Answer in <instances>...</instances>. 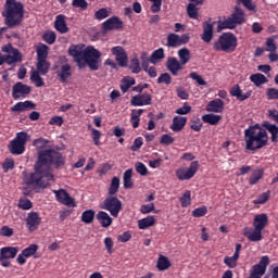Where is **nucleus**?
<instances>
[{
	"mask_svg": "<svg viewBox=\"0 0 278 278\" xmlns=\"http://www.w3.org/2000/svg\"><path fill=\"white\" fill-rule=\"evenodd\" d=\"M36 109V104L30 101L26 100L24 102H17L14 106L11 108V112H25L26 110H34Z\"/></svg>",
	"mask_w": 278,
	"mask_h": 278,
	"instance_id": "29",
	"label": "nucleus"
},
{
	"mask_svg": "<svg viewBox=\"0 0 278 278\" xmlns=\"http://www.w3.org/2000/svg\"><path fill=\"white\" fill-rule=\"evenodd\" d=\"M2 16L8 29H14L22 26L25 17L24 3L17 2L16 0H7Z\"/></svg>",
	"mask_w": 278,
	"mask_h": 278,
	"instance_id": "3",
	"label": "nucleus"
},
{
	"mask_svg": "<svg viewBox=\"0 0 278 278\" xmlns=\"http://www.w3.org/2000/svg\"><path fill=\"white\" fill-rule=\"evenodd\" d=\"M165 58L164 49L160 48L157 50H154L150 56V63L156 64L157 62L162 61Z\"/></svg>",
	"mask_w": 278,
	"mask_h": 278,
	"instance_id": "42",
	"label": "nucleus"
},
{
	"mask_svg": "<svg viewBox=\"0 0 278 278\" xmlns=\"http://www.w3.org/2000/svg\"><path fill=\"white\" fill-rule=\"evenodd\" d=\"M207 213H208L207 206L203 205L201 207L194 208L192 211V216L198 218V217H202V216L207 215Z\"/></svg>",
	"mask_w": 278,
	"mask_h": 278,
	"instance_id": "54",
	"label": "nucleus"
},
{
	"mask_svg": "<svg viewBox=\"0 0 278 278\" xmlns=\"http://www.w3.org/2000/svg\"><path fill=\"white\" fill-rule=\"evenodd\" d=\"M68 54L73 58L78 70H84L86 66L90 71H99L102 63V52L89 46L85 48L84 45H72L68 49Z\"/></svg>",
	"mask_w": 278,
	"mask_h": 278,
	"instance_id": "2",
	"label": "nucleus"
},
{
	"mask_svg": "<svg viewBox=\"0 0 278 278\" xmlns=\"http://www.w3.org/2000/svg\"><path fill=\"white\" fill-rule=\"evenodd\" d=\"M181 207H188L191 204V192L185 191L181 198H179Z\"/></svg>",
	"mask_w": 278,
	"mask_h": 278,
	"instance_id": "49",
	"label": "nucleus"
},
{
	"mask_svg": "<svg viewBox=\"0 0 278 278\" xmlns=\"http://www.w3.org/2000/svg\"><path fill=\"white\" fill-rule=\"evenodd\" d=\"M243 236L251 242H258L263 240V230L245 227L243 229Z\"/></svg>",
	"mask_w": 278,
	"mask_h": 278,
	"instance_id": "19",
	"label": "nucleus"
},
{
	"mask_svg": "<svg viewBox=\"0 0 278 278\" xmlns=\"http://www.w3.org/2000/svg\"><path fill=\"white\" fill-rule=\"evenodd\" d=\"M202 127H203V124L201 123V119L199 117L191 119L190 129L192 131L199 132V131H201Z\"/></svg>",
	"mask_w": 278,
	"mask_h": 278,
	"instance_id": "56",
	"label": "nucleus"
},
{
	"mask_svg": "<svg viewBox=\"0 0 278 278\" xmlns=\"http://www.w3.org/2000/svg\"><path fill=\"white\" fill-rule=\"evenodd\" d=\"M155 224H156L155 217L149 215L148 217L138 220V228L141 230H146L155 226Z\"/></svg>",
	"mask_w": 278,
	"mask_h": 278,
	"instance_id": "31",
	"label": "nucleus"
},
{
	"mask_svg": "<svg viewBox=\"0 0 278 278\" xmlns=\"http://www.w3.org/2000/svg\"><path fill=\"white\" fill-rule=\"evenodd\" d=\"M230 96L235 97L237 101L243 102L251 98L253 94L252 90L242 93L241 87L239 85H233L229 90Z\"/></svg>",
	"mask_w": 278,
	"mask_h": 278,
	"instance_id": "18",
	"label": "nucleus"
},
{
	"mask_svg": "<svg viewBox=\"0 0 278 278\" xmlns=\"http://www.w3.org/2000/svg\"><path fill=\"white\" fill-rule=\"evenodd\" d=\"M37 53V61L46 60L47 56H49V47L45 43L39 45V47L36 50Z\"/></svg>",
	"mask_w": 278,
	"mask_h": 278,
	"instance_id": "40",
	"label": "nucleus"
},
{
	"mask_svg": "<svg viewBox=\"0 0 278 278\" xmlns=\"http://www.w3.org/2000/svg\"><path fill=\"white\" fill-rule=\"evenodd\" d=\"M100 208L108 211L114 218L123 211V202L116 195H108L100 204Z\"/></svg>",
	"mask_w": 278,
	"mask_h": 278,
	"instance_id": "8",
	"label": "nucleus"
},
{
	"mask_svg": "<svg viewBox=\"0 0 278 278\" xmlns=\"http://www.w3.org/2000/svg\"><path fill=\"white\" fill-rule=\"evenodd\" d=\"M216 22L211 23L210 21L204 22L202 27H203V33L201 35V39L203 40L204 43H211L213 38H214V25Z\"/></svg>",
	"mask_w": 278,
	"mask_h": 278,
	"instance_id": "15",
	"label": "nucleus"
},
{
	"mask_svg": "<svg viewBox=\"0 0 278 278\" xmlns=\"http://www.w3.org/2000/svg\"><path fill=\"white\" fill-rule=\"evenodd\" d=\"M55 168H62L65 165V159L63 154L53 149H46L38 151V159L35 164V172L26 176L24 180L27 186H34L38 188H47L50 186V181L54 180L51 166Z\"/></svg>",
	"mask_w": 278,
	"mask_h": 278,
	"instance_id": "1",
	"label": "nucleus"
},
{
	"mask_svg": "<svg viewBox=\"0 0 278 278\" xmlns=\"http://www.w3.org/2000/svg\"><path fill=\"white\" fill-rule=\"evenodd\" d=\"M7 60H9V65L21 63L23 61V55L20 50L14 49L9 54H7Z\"/></svg>",
	"mask_w": 278,
	"mask_h": 278,
	"instance_id": "33",
	"label": "nucleus"
},
{
	"mask_svg": "<svg viewBox=\"0 0 278 278\" xmlns=\"http://www.w3.org/2000/svg\"><path fill=\"white\" fill-rule=\"evenodd\" d=\"M189 76L192 80L197 81L198 85L207 86V81H205L200 74L192 72V73H190Z\"/></svg>",
	"mask_w": 278,
	"mask_h": 278,
	"instance_id": "57",
	"label": "nucleus"
},
{
	"mask_svg": "<svg viewBox=\"0 0 278 278\" xmlns=\"http://www.w3.org/2000/svg\"><path fill=\"white\" fill-rule=\"evenodd\" d=\"M222 119H223L222 115H216L213 113L204 114L202 116V121L211 126H216L217 124L220 123Z\"/></svg>",
	"mask_w": 278,
	"mask_h": 278,
	"instance_id": "32",
	"label": "nucleus"
},
{
	"mask_svg": "<svg viewBox=\"0 0 278 278\" xmlns=\"http://www.w3.org/2000/svg\"><path fill=\"white\" fill-rule=\"evenodd\" d=\"M97 219L103 229H108L111 227L112 223H114V219H112L105 211H99L97 214Z\"/></svg>",
	"mask_w": 278,
	"mask_h": 278,
	"instance_id": "27",
	"label": "nucleus"
},
{
	"mask_svg": "<svg viewBox=\"0 0 278 278\" xmlns=\"http://www.w3.org/2000/svg\"><path fill=\"white\" fill-rule=\"evenodd\" d=\"M119 187H121V179L117 176H114L109 187V195H115L118 192Z\"/></svg>",
	"mask_w": 278,
	"mask_h": 278,
	"instance_id": "41",
	"label": "nucleus"
},
{
	"mask_svg": "<svg viewBox=\"0 0 278 278\" xmlns=\"http://www.w3.org/2000/svg\"><path fill=\"white\" fill-rule=\"evenodd\" d=\"M268 134L260 124L249 126L244 130L245 150L256 152L268 144Z\"/></svg>",
	"mask_w": 278,
	"mask_h": 278,
	"instance_id": "4",
	"label": "nucleus"
},
{
	"mask_svg": "<svg viewBox=\"0 0 278 278\" xmlns=\"http://www.w3.org/2000/svg\"><path fill=\"white\" fill-rule=\"evenodd\" d=\"M187 13H188L189 18L198 21V18H199V9L197 8L195 3L190 2L187 5Z\"/></svg>",
	"mask_w": 278,
	"mask_h": 278,
	"instance_id": "43",
	"label": "nucleus"
},
{
	"mask_svg": "<svg viewBox=\"0 0 278 278\" xmlns=\"http://www.w3.org/2000/svg\"><path fill=\"white\" fill-rule=\"evenodd\" d=\"M153 101V97L149 93H142V94H137L132 97L130 100V105L134 106H143V105H151Z\"/></svg>",
	"mask_w": 278,
	"mask_h": 278,
	"instance_id": "17",
	"label": "nucleus"
},
{
	"mask_svg": "<svg viewBox=\"0 0 278 278\" xmlns=\"http://www.w3.org/2000/svg\"><path fill=\"white\" fill-rule=\"evenodd\" d=\"M269 195H270L269 191L263 192L262 194H260L257 197V199L254 200V204H264V203H266L269 199Z\"/></svg>",
	"mask_w": 278,
	"mask_h": 278,
	"instance_id": "63",
	"label": "nucleus"
},
{
	"mask_svg": "<svg viewBox=\"0 0 278 278\" xmlns=\"http://www.w3.org/2000/svg\"><path fill=\"white\" fill-rule=\"evenodd\" d=\"M267 99H268L269 101H271V100H278V89H277V88H274V87L268 88V89H267Z\"/></svg>",
	"mask_w": 278,
	"mask_h": 278,
	"instance_id": "64",
	"label": "nucleus"
},
{
	"mask_svg": "<svg viewBox=\"0 0 278 278\" xmlns=\"http://www.w3.org/2000/svg\"><path fill=\"white\" fill-rule=\"evenodd\" d=\"M240 258V256L233 255L231 257L226 256L224 258V264H226L229 268H236L238 265V260Z\"/></svg>",
	"mask_w": 278,
	"mask_h": 278,
	"instance_id": "52",
	"label": "nucleus"
},
{
	"mask_svg": "<svg viewBox=\"0 0 278 278\" xmlns=\"http://www.w3.org/2000/svg\"><path fill=\"white\" fill-rule=\"evenodd\" d=\"M41 224V217L38 212L31 211L26 218V227L30 232L36 231Z\"/></svg>",
	"mask_w": 278,
	"mask_h": 278,
	"instance_id": "13",
	"label": "nucleus"
},
{
	"mask_svg": "<svg viewBox=\"0 0 278 278\" xmlns=\"http://www.w3.org/2000/svg\"><path fill=\"white\" fill-rule=\"evenodd\" d=\"M167 47H170V48L179 47L178 35L168 34V36H167Z\"/></svg>",
	"mask_w": 278,
	"mask_h": 278,
	"instance_id": "51",
	"label": "nucleus"
},
{
	"mask_svg": "<svg viewBox=\"0 0 278 278\" xmlns=\"http://www.w3.org/2000/svg\"><path fill=\"white\" fill-rule=\"evenodd\" d=\"M54 28L59 34L70 33V27L66 24V16L64 14H58L55 16Z\"/></svg>",
	"mask_w": 278,
	"mask_h": 278,
	"instance_id": "21",
	"label": "nucleus"
},
{
	"mask_svg": "<svg viewBox=\"0 0 278 278\" xmlns=\"http://www.w3.org/2000/svg\"><path fill=\"white\" fill-rule=\"evenodd\" d=\"M135 84L136 79L134 77H124L121 85L122 92L127 93Z\"/></svg>",
	"mask_w": 278,
	"mask_h": 278,
	"instance_id": "39",
	"label": "nucleus"
},
{
	"mask_svg": "<svg viewBox=\"0 0 278 278\" xmlns=\"http://www.w3.org/2000/svg\"><path fill=\"white\" fill-rule=\"evenodd\" d=\"M199 161H192L190 163V166L188 169L185 168H179L176 170V177L179 180H189L194 178V176L197 175L198 170H199Z\"/></svg>",
	"mask_w": 278,
	"mask_h": 278,
	"instance_id": "9",
	"label": "nucleus"
},
{
	"mask_svg": "<svg viewBox=\"0 0 278 278\" xmlns=\"http://www.w3.org/2000/svg\"><path fill=\"white\" fill-rule=\"evenodd\" d=\"M103 243L108 250V253L113 254L114 253V240L111 237H106V238H104Z\"/></svg>",
	"mask_w": 278,
	"mask_h": 278,
	"instance_id": "59",
	"label": "nucleus"
},
{
	"mask_svg": "<svg viewBox=\"0 0 278 278\" xmlns=\"http://www.w3.org/2000/svg\"><path fill=\"white\" fill-rule=\"evenodd\" d=\"M269 263H270V260L267 255L262 256L258 264L254 265L252 270H250V273L263 277L266 273V269Z\"/></svg>",
	"mask_w": 278,
	"mask_h": 278,
	"instance_id": "20",
	"label": "nucleus"
},
{
	"mask_svg": "<svg viewBox=\"0 0 278 278\" xmlns=\"http://www.w3.org/2000/svg\"><path fill=\"white\" fill-rule=\"evenodd\" d=\"M38 250H39V245L37 244H30L26 249H23L21 254L16 258V263L20 265H25L27 263V258L36 255Z\"/></svg>",
	"mask_w": 278,
	"mask_h": 278,
	"instance_id": "12",
	"label": "nucleus"
},
{
	"mask_svg": "<svg viewBox=\"0 0 278 278\" xmlns=\"http://www.w3.org/2000/svg\"><path fill=\"white\" fill-rule=\"evenodd\" d=\"M250 81L254 83L256 87H261L263 84H266L267 77L264 74H252L250 75Z\"/></svg>",
	"mask_w": 278,
	"mask_h": 278,
	"instance_id": "38",
	"label": "nucleus"
},
{
	"mask_svg": "<svg viewBox=\"0 0 278 278\" xmlns=\"http://www.w3.org/2000/svg\"><path fill=\"white\" fill-rule=\"evenodd\" d=\"M265 51L267 52H275L277 50V46L275 42V39L273 37H268V39L265 41Z\"/></svg>",
	"mask_w": 278,
	"mask_h": 278,
	"instance_id": "58",
	"label": "nucleus"
},
{
	"mask_svg": "<svg viewBox=\"0 0 278 278\" xmlns=\"http://www.w3.org/2000/svg\"><path fill=\"white\" fill-rule=\"evenodd\" d=\"M159 142L163 146H170L175 142V138L172 135H162Z\"/></svg>",
	"mask_w": 278,
	"mask_h": 278,
	"instance_id": "62",
	"label": "nucleus"
},
{
	"mask_svg": "<svg viewBox=\"0 0 278 278\" xmlns=\"http://www.w3.org/2000/svg\"><path fill=\"white\" fill-rule=\"evenodd\" d=\"M55 198L59 203H62L65 206L76 207L75 198H71L70 193L64 189L54 190Z\"/></svg>",
	"mask_w": 278,
	"mask_h": 278,
	"instance_id": "10",
	"label": "nucleus"
},
{
	"mask_svg": "<svg viewBox=\"0 0 278 278\" xmlns=\"http://www.w3.org/2000/svg\"><path fill=\"white\" fill-rule=\"evenodd\" d=\"M109 16H110V12L105 8H102L94 13V17L97 21H103Z\"/></svg>",
	"mask_w": 278,
	"mask_h": 278,
	"instance_id": "53",
	"label": "nucleus"
},
{
	"mask_svg": "<svg viewBox=\"0 0 278 278\" xmlns=\"http://www.w3.org/2000/svg\"><path fill=\"white\" fill-rule=\"evenodd\" d=\"M172 80V76L168 73L161 74V76L157 77V84L170 85Z\"/></svg>",
	"mask_w": 278,
	"mask_h": 278,
	"instance_id": "61",
	"label": "nucleus"
},
{
	"mask_svg": "<svg viewBox=\"0 0 278 278\" xmlns=\"http://www.w3.org/2000/svg\"><path fill=\"white\" fill-rule=\"evenodd\" d=\"M29 135L25 131L18 132L16 137L10 141L9 151L13 155H23L26 150Z\"/></svg>",
	"mask_w": 278,
	"mask_h": 278,
	"instance_id": "7",
	"label": "nucleus"
},
{
	"mask_svg": "<svg viewBox=\"0 0 278 278\" xmlns=\"http://www.w3.org/2000/svg\"><path fill=\"white\" fill-rule=\"evenodd\" d=\"M263 128H265V130L270 132L271 142H278V126L276 124H270L269 122H265L263 123Z\"/></svg>",
	"mask_w": 278,
	"mask_h": 278,
	"instance_id": "30",
	"label": "nucleus"
},
{
	"mask_svg": "<svg viewBox=\"0 0 278 278\" xmlns=\"http://www.w3.org/2000/svg\"><path fill=\"white\" fill-rule=\"evenodd\" d=\"M188 118L184 116H175L174 119H172V124L169 125V129L179 132L182 131L187 125Z\"/></svg>",
	"mask_w": 278,
	"mask_h": 278,
	"instance_id": "22",
	"label": "nucleus"
},
{
	"mask_svg": "<svg viewBox=\"0 0 278 278\" xmlns=\"http://www.w3.org/2000/svg\"><path fill=\"white\" fill-rule=\"evenodd\" d=\"M170 266H172V263L168 257L159 255V258L156 262V268L159 271H164V270L168 269Z\"/></svg>",
	"mask_w": 278,
	"mask_h": 278,
	"instance_id": "34",
	"label": "nucleus"
},
{
	"mask_svg": "<svg viewBox=\"0 0 278 278\" xmlns=\"http://www.w3.org/2000/svg\"><path fill=\"white\" fill-rule=\"evenodd\" d=\"M31 93V87L28 85H24L22 81H18L13 87V92L11 93L15 101L20 100L21 98H26L28 94Z\"/></svg>",
	"mask_w": 278,
	"mask_h": 278,
	"instance_id": "11",
	"label": "nucleus"
},
{
	"mask_svg": "<svg viewBox=\"0 0 278 278\" xmlns=\"http://www.w3.org/2000/svg\"><path fill=\"white\" fill-rule=\"evenodd\" d=\"M51 67V64L49 62H47L46 60H37V64H36V68L38 72V74L40 75H47V73H49Z\"/></svg>",
	"mask_w": 278,
	"mask_h": 278,
	"instance_id": "35",
	"label": "nucleus"
},
{
	"mask_svg": "<svg viewBox=\"0 0 278 278\" xmlns=\"http://www.w3.org/2000/svg\"><path fill=\"white\" fill-rule=\"evenodd\" d=\"M178 58L181 65H186L191 60V53L188 48L178 50Z\"/></svg>",
	"mask_w": 278,
	"mask_h": 278,
	"instance_id": "36",
	"label": "nucleus"
},
{
	"mask_svg": "<svg viewBox=\"0 0 278 278\" xmlns=\"http://www.w3.org/2000/svg\"><path fill=\"white\" fill-rule=\"evenodd\" d=\"M102 29L104 31L123 29V22L118 16H112L108 21L102 23Z\"/></svg>",
	"mask_w": 278,
	"mask_h": 278,
	"instance_id": "16",
	"label": "nucleus"
},
{
	"mask_svg": "<svg viewBox=\"0 0 278 278\" xmlns=\"http://www.w3.org/2000/svg\"><path fill=\"white\" fill-rule=\"evenodd\" d=\"M59 81L62 84L66 83L72 77V67L68 63L61 65L60 70L56 72Z\"/></svg>",
	"mask_w": 278,
	"mask_h": 278,
	"instance_id": "23",
	"label": "nucleus"
},
{
	"mask_svg": "<svg viewBox=\"0 0 278 278\" xmlns=\"http://www.w3.org/2000/svg\"><path fill=\"white\" fill-rule=\"evenodd\" d=\"M225 103L220 99L211 100L206 105L207 112L222 113L224 111Z\"/></svg>",
	"mask_w": 278,
	"mask_h": 278,
	"instance_id": "28",
	"label": "nucleus"
},
{
	"mask_svg": "<svg viewBox=\"0 0 278 278\" xmlns=\"http://www.w3.org/2000/svg\"><path fill=\"white\" fill-rule=\"evenodd\" d=\"M20 251L18 247H3L0 250V257L1 260H13Z\"/></svg>",
	"mask_w": 278,
	"mask_h": 278,
	"instance_id": "24",
	"label": "nucleus"
},
{
	"mask_svg": "<svg viewBox=\"0 0 278 278\" xmlns=\"http://www.w3.org/2000/svg\"><path fill=\"white\" fill-rule=\"evenodd\" d=\"M182 66L184 64L175 56H170L167 59V71H169L172 75L176 76L178 74V71H182Z\"/></svg>",
	"mask_w": 278,
	"mask_h": 278,
	"instance_id": "26",
	"label": "nucleus"
},
{
	"mask_svg": "<svg viewBox=\"0 0 278 278\" xmlns=\"http://www.w3.org/2000/svg\"><path fill=\"white\" fill-rule=\"evenodd\" d=\"M238 47V37L233 33H223L213 43L215 51L233 53Z\"/></svg>",
	"mask_w": 278,
	"mask_h": 278,
	"instance_id": "5",
	"label": "nucleus"
},
{
	"mask_svg": "<svg viewBox=\"0 0 278 278\" xmlns=\"http://www.w3.org/2000/svg\"><path fill=\"white\" fill-rule=\"evenodd\" d=\"M30 80L35 84L37 88L43 87L45 81L42 77L40 76L39 72L34 71L30 75Z\"/></svg>",
	"mask_w": 278,
	"mask_h": 278,
	"instance_id": "47",
	"label": "nucleus"
},
{
	"mask_svg": "<svg viewBox=\"0 0 278 278\" xmlns=\"http://www.w3.org/2000/svg\"><path fill=\"white\" fill-rule=\"evenodd\" d=\"M42 40L47 45H54L56 40V34L53 30H46L42 35Z\"/></svg>",
	"mask_w": 278,
	"mask_h": 278,
	"instance_id": "46",
	"label": "nucleus"
},
{
	"mask_svg": "<svg viewBox=\"0 0 278 278\" xmlns=\"http://www.w3.org/2000/svg\"><path fill=\"white\" fill-rule=\"evenodd\" d=\"M263 177H264V170L263 169H258V170L253 172V174L250 175V177H249V185L254 186V185L258 184L260 180L263 179Z\"/></svg>",
	"mask_w": 278,
	"mask_h": 278,
	"instance_id": "44",
	"label": "nucleus"
},
{
	"mask_svg": "<svg viewBox=\"0 0 278 278\" xmlns=\"http://www.w3.org/2000/svg\"><path fill=\"white\" fill-rule=\"evenodd\" d=\"M17 206L23 211H29L34 207V203L27 198H21Z\"/></svg>",
	"mask_w": 278,
	"mask_h": 278,
	"instance_id": "48",
	"label": "nucleus"
},
{
	"mask_svg": "<svg viewBox=\"0 0 278 278\" xmlns=\"http://www.w3.org/2000/svg\"><path fill=\"white\" fill-rule=\"evenodd\" d=\"M2 168L4 173H9V170L15 168V161H13L12 159H7L2 164Z\"/></svg>",
	"mask_w": 278,
	"mask_h": 278,
	"instance_id": "60",
	"label": "nucleus"
},
{
	"mask_svg": "<svg viewBox=\"0 0 278 278\" xmlns=\"http://www.w3.org/2000/svg\"><path fill=\"white\" fill-rule=\"evenodd\" d=\"M129 71L135 74H138L142 71L141 63L137 58H135V59H132V61H130Z\"/></svg>",
	"mask_w": 278,
	"mask_h": 278,
	"instance_id": "50",
	"label": "nucleus"
},
{
	"mask_svg": "<svg viewBox=\"0 0 278 278\" xmlns=\"http://www.w3.org/2000/svg\"><path fill=\"white\" fill-rule=\"evenodd\" d=\"M132 174H134L132 168H129L124 173L123 180H124L125 189H132V187H134Z\"/></svg>",
	"mask_w": 278,
	"mask_h": 278,
	"instance_id": "37",
	"label": "nucleus"
},
{
	"mask_svg": "<svg viewBox=\"0 0 278 278\" xmlns=\"http://www.w3.org/2000/svg\"><path fill=\"white\" fill-rule=\"evenodd\" d=\"M96 212L92 208L86 210L83 212L81 220L83 223L89 225L93 223Z\"/></svg>",
	"mask_w": 278,
	"mask_h": 278,
	"instance_id": "45",
	"label": "nucleus"
},
{
	"mask_svg": "<svg viewBox=\"0 0 278 278\" xmlns=\"http://www.w3.org/2000/svg\"><path fill=\"white\" fill-rule=\"evenodd\" d=\"M268 226V216L265 213L257 214L253 220V227L257 230H264Z\"/></svg>",
	"mask_w": 278,
	"mask_h": 278,
	"instance_id": "25",
	"label": "nucleus"
},
{
	"mask_svg": "<svg viewBox=\"0 0 278 278\" xmlns=\"http://www.w3.org/2000/svg\"><path fill=\"white\" fill-rule=\"evenodd\" d=\"M111 52L115 56V60L121 67L128 66V54L122 47H113Z\"/></svg>",
	"mask_w": 278,
	"mask_h": 278,
	"instance_id": "14",
	"label": "nucleus"
},
{
	"mask_svg": "<svg viewBox=\"0 0 278 278\" xmlns=\"http://www.w3.org/2000/svg\"><path fill=\"white\" fill-rule=\"evenodd\" d=\"M135 168L140 176L144 177L148 175V168L143 162H137Z\"/></svg>",
	"mask_w": 278,
	"mask_h": 278,
	"instance_id": "55",
	"label": "nucleus"
},
{
	"mask_svg": "<svg viewBox=\"0 0 278 278\" xmlns=\"http://www.w3.org/2000/svg\"><path fill=\"white\" fill-rule=\"evenodd\" d=\"M245 21L244 12L241 8L235 7V12L224 21H218L217 33H222L225 29L233 30L237 26L243 24Z\"/></svg>",
	"mask_w": 278,
	"mask_h": 278,
	"instance_id": "6",
	"label": "nucleus"
}]
</instances>
